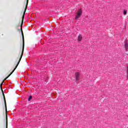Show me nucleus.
Masks as SVG:
<instances>
[{
    "mask_svg": "<svg viewBox=\"0 0 128 128\" xmlns=\"http://www.w3.org/2000/svg\"><path fill=\"white\" fill-rule=\"evenodd\" d=\"M75 76H76V80H78L80 78V73L78 72H76L75 74Z\"/></svg>",
    "mask_w": 128,
    "mask_h": 128,
    "instance_id": "423d86ee",
    "label": "nucleus"
},
{
    "mask_svg": "<svg viewBox=\"0 0 128 128\" xmlns=\"http://www.w3.org/2000/svg\"><path fill=\"white\" fill-rule=\"evenodd\" d=\"M6 128H8V115L6 116Z\"/></svg>",
    "mask_w": 128,
    "mask_h": 128,
    "instance_id": "9d476101",
    "label": "nucleus"
},
{
    "mask_svg": "<svg viewBox=\"0 0 128 128\" xmlns=\"http://www.w3.org/2000/svg\"><path fill=\"white\" fill-rule=\"evenodd\" d=\"M4 80H3L2 82L1 83V84L0 85V88L1 90H2V84H4Z\"/></svg>",
    "mask_w": 128,
    "mask_h": 128,
    "instance_id": "1a4fd4ad",
    "label": "nucleus"
},
{
    "mask_svg": "<svg viewBox=\"0 0 128 128\" xmlns=\"http://www.w3.org/2000/svg\"><path fill=\"white\" fill-rule=\"evenodd\" d=\"M32 96H30L28 98V102H30V100H32Z\"/></svg>",
    "mask_w": 128,
    "mask_h": 128,
    "instance_id": "9b49d317",
    "label": "nucleus"
},
{
    "mask_svg": "<svg viewBox=\"0 0 128 128\" xmlns=\"http://www.w3.org/2000/svg\"><path fill=\"white\" fill-rule=\"evenodd\" d=\"M82 35H79L78 36V40H79V42H80V40H82Z\"/></svg>",
    "mask_w": 128,
    "mask_h": 128,
    "instance_id": "0eeeda50",
    "label": "nucleus"
},
{
    "mask_svg": "<svg viewBox=\"0 0 128 128\" xmlns=\"http://www.w3.org/2000/svg\"><path fill=\"white\" fill-rule=\"evenodd\" d=\"M124 46H125V48H126V50H128V42H126V44H124Z\"/></svg>",
    "mask_w": 128,
    "mask_h": 128,
    "instance_id": "6e6552de",
    "label": "nucleus"
},
{
    "mask_svg": "<svg viewBox=\"0 0 128 128\" xmlns=\"http://www.w3.org/2000/svg\"><path fill=\"white\" fill-rule=\"evenodd\" d=\"M127 74H128V68H127ZM127 78H128V76H127Z\"/></svg>",
    "mask_w": 128,
    "mask_h": 128,
    "instance_id": "ddd939ff",
    "label": "nucleus"
},
{
    "mask_svg": "<svg viewBox=\"0 0 128 128\" xmlns=\"http://www.w3.org/2000/svg\"><path fill=\"white\" fill-rule=\"evenodd\" d=\"M124 16H126V10H124Z\"/></svg>",
    "mask_w": 128,
    "mask_h": 128,
    "instance_id": "f8f14e48",
    "label": "nucleus"
},
{
    "mask_svg": "<svg viewBox=\"0 0 128 128\" xmlns=\"http://www.w3.org/2000/svg\"><path fill=\"white\" fill-rule=\"evenodd\" d=\"M21 34L22 35V52L20 55V58H22V56H24V32L21 30Z\"/></svg>",
    "mask_w": 128,
    "mask_h": 128,
    "instance_id": "f03ea898",
    "label": "nucleus"
},
{
    "mask_svg": "<svg viewBox=\"0 0 128 128\" xmlns=\"http://www.w3.org/2000/svg\"><path fill=\"white\" fill-rule=\"evenodd\" d=\"M2 96L4 100V102L5 104V108L6 112H8V108H6V97L4 96V90H2Z\"/></svg>",
    "mask_w": 128,
    "mask_h": 128,
    "instance_id": "39448f33",
    "label": "nucleus"
},
{
    "mask_svg": "<svg viewBox=\"0 0 128 128\" xmlns=\"http://www.w3.org/2000/svg\"><path fill=\"white\" fill-rule=\"evenodd\" d=\"M20 60H22V58H20H20H19V60L17 63V64L16 65L14 70L12 71V72L7 77H6L4 79V80H8V78H10V76H12V74L14 72V70H16V68H18V64H20Z\"/></svg>",
    "mask_w": 128,
    "mask_h": 128,
    "instance_id": "7ed1b4c3",
    "label": "nucleus"
},
{
    "mask_svg": "<svg viewBox=\"0 0 128 128\" xmlns=\"http://www.w3.org/2000/svg\"><path fill=\"white\" fill-rule=\"evenodd\" d=\"M28 0H26V5L25 6V8H24V12L23 13V15L22 16V22H21V25H20V30H22V24H24V14H26V10L28 9Z\"/></svg>",
    "mask_w": 128,
    "mask_h": 128,
    "instance_id": "f257e3e1",
    "label": "nucleus"
},
{
    "mask_svg": "<svg viewBox=\"0 0 128 128\" xmlns=\"http://www.w3.org/2000/svg\"><path fill=\"white\" fill-rule=\"evenodd\" d=\"M82 14V10L80 9L78 10L77 14L76 15V17L75 18L76 20H78V18H79Z\"/></svg>",
    "mask_w": 128,
    "mask_h": 128,
    "instance_id": "20e7f679",
    "label": "nucleus"
}]
</instances>
